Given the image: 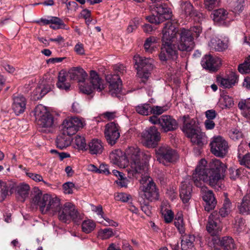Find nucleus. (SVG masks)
<instances>
[{
	"instance_id": "obj_1",
	"label": "nucleus",
	"mask_w": 250,
	"mask_h": 250,
	"mask_svg": "<svg viewBox=\"0 0 250 250\" xmlns=\"http://www.w3.org/2000/svg\"><path fill=\"white\" fill-rule=\"evenodd\" d=\"M207 164V162L205 159H202L196 168L192 175L195 185L197 187L201 186L202 183L200 181H203L212 187H220V181L226 170V165L217 159L211 160L208 168H206Z\"/></svg>"
},
{
	"instance_id": "obj_2",
	"label": "nucleus",
	"mask_w": 250,
	"mask_h": 250,
	"mask_svg": "<svg viewBox=\"0 0 250 250\" xmlns=\"http://www.w3.org/2000/svg\"><path fill=\"white\" fill-rule=\"evenodd\" d=\"M178 32L176 22L168 21L164 24L162 31L161 51L159 55L161 61L166 62L169 60H175L178 58L176 40Z\"/></svg>"
},
{
	"instance_id": "obj_3",
	"label": "nucleus",
	"mask_w": 250,
	"mask_h": 250,
	"mask_svg": "<svg viewBox=\"0 0 250 250\" xmlns=\"http://www.w3.org/2000/svg\"><path fill=\"white\" fill-rule=\"evenodd\" d=\"M34 192L31 201L32 204L39 206L43 214H57L62 205L59 198L52 197L48 194L43 195L38 188H35Z\"/></svg>"
},
{
	"instance_id": "obj_4",
	"label": "nucleus",
	"mask_w": 250,
	"mask_h": 250,
	"mask_svg": "<svg viewBox=\"0 0 250 250\" xmlns=\"http://www.w3.org/2000/svg\"><path fill=\"white\" fill-rule=\"evenodd\" d=\"M183 119V131L187 137L190 139L193 144L202 147L207 143V137L205 134L201 131L196 124V121L190 119L189 116H184Z\"/></svg>"
},
{
	"instance_id": "obj_5",
	"label": "nucleus",
	"mask_w": 250,
	"mask_h": 250,
	"mask_svg": "<svg viewBox=\"0 0 250 250\" xmlns=\"http://www.w3.org/2000/svg\"><path fill=\"white\" fill-rule=\"evenodd\" d=\"M127 157L130 160L129 167L126 168V171L130 176H135L137 173L146 172L147 170L146 165L142 164L140 162V151L138 147H131L126 151Z\"/></svg>"
},
{
	"instance_id": "obj_6",
	"label": "nucleus",
	"mask_w": 250,
	"mask_h": 250,
	"mask_svg": "<svg viewBox=\"0 0 250 250\" xmlns=\"http://www.w3.org/2000/svg\"><path fill=\"white\" fill-rule=\"evenodd\" d=\"M57 214L58 219L64 223H69L71 220L76 223L82 219L75 206L70 202L62 205Z\"/></svg>"
},
{
	"instance_id": "obj_7",
	"label": "nucleus",
	"mask_w": 250,
	"mask_h": 250,
	"mask_svg": "<svg viewBox=\"0 0 250 250\" xmlns=\"http://www.w3.org/2000/svg\"><path fill=\"white\" fill-rule=\"evenodd\" d=\"M149 121L154 125H158L162 132L167 133L173 132L178 128V123L173 117L168 115H163L158 117L152 116Z\"/></svg>"
},
{
	"instance_id": "obj_8",
	"label": "nucleus",
	"mask_w": 250,
	"mask_h": 250,
	"mask_svg": "<svg viewBox=\"0 0 250 250\" xmlns=\"http://www.w3.org/2000/svg\"><path fill=\"white\" fill-rule=\"evenodd\" d=\"M157 160L165 166L175 162L179 158L176 151L167 145H162L155 149Z\"/></svg>"
},
{
	"instance_id": "obj_9",
	"label": "nucleus",
	"mask_w": 250,
	"mask_h": 250,
	"mask_svg": "<svg viewBox=\"0 0 250 250\" xmlns=\"http://www.w3.org/2000/svg\"><path fill=\"white\" fill-rule=\"evenodd\" d=\"M171 17L170 9L166 4H160L154 7L152 15L146 17V20L150 23L158 24Z\"/></svg>"
},
{
	"instance_id": "obj_10",
	"label": "nucleus",
	"mask_w": 250,
	"mask_h": 250,
	"mask_svg": "<svg viewBox=\"0 0 250 250\" xmlns=\"http://www.w3.org/2000/svg\"><path fill=\"white\" fill-rule=\"evenodd\" d=\"M134 59L137 65V75L145 82L149 77V71L152 68L153 60L149 58L135 56Z\"/></svg>"
},
{
	"instance_id": "obj_11",
	"label": "nucleus",
	"mask_w": 250,
	"mask_h": 250,
	"mask_svg": "<svg viewBox=\"0 0 250 250\" xmlns=\"http://www.w3.org/2000/svg\"><path fill=\"white\" fill-rule=\"evenodd\" d=\"M89 86H80V89L83 93L89 95L92 93L93 90H97L101 92L104 88V81L100 77L98 73L95 70H90L89 77Z\"/></svg>"
},
{
	"instance_id": "obj_12",
	"label": "nucleus",
	"mask_w": 250,
	"mask_h": 250,
	"mask_svg": "<svg viewBox=\"0 0 250 250\" xmlns=\"http://www.w3.org/2000/svg\"><path fill=\"white\" fill-rule=\"evenodd\" d=\"M180 38L177 44V51L189 52L195 45L193 37L188 29L184 28L180 30Z\"/></svg>"
},
{
	"instance_id": "obj_13",
	"label": "nucleus",
	"mask_w": 250,
	"mask_h": 250,
	"mask_svg": "<svg viewBox=\"0 0 250 250\" xmlns=\"http://www.w3.org/2000/svg\"><path fill=\"white\" fill-rule=\"evenodd\" d=\"M144 145L150 148H154L161 139V134L157 128L152 126L146 128L142 133Z\"/></svg>"
},
{
	"instance_id": "obj_14",
	"label": "nucleus",
	"mask_w": 250,
	"mask_h": 250,
	"mask_svg": "<svg viewBox=\"0 0 250 250\" xmlns=\"http://www.w3.org/2000/svg\"><path fill=\"white\" fill-rule=\"evenodd\" d=\"M209 145L211 152L217 157L223 158L228 153V142L220 136L213 137Z\"/></svg>"
},
{
	"instance_id": "obj_15",
	"label": "nucleus",
	"mask_w": 250,
	"mask_h": 250,
	"mask_svg": "<svg viewBox=\"0 0 250 250\" xmlns=\"http://www.w3.org/2000/svg\"><path fill=\"white\" fill-rule=\"evenodd\" d=\"M139 189V194L142 200L146 199L150 202L158 200L159 190L153 181L150 180L146 185L141 186Z\"/></svg>"
},
{
	"instance_id": "obj_16",
	"label": "nucleus",
	"mask_w": 250,
	"mask_h": 250,
	"mask_svg": "<svg viewBox=\"0 0 250 250\" xmlns=\"http://www.w3.org/2000/svg\"><path fill=\"white\" fill-rule=\"evenodd\" d=\"M62 131L70 135L75 134L80 128L83 127V123L78 117H72L65 119L62 124Z\"/></svg>"
},
{
	"instance_id": "obj_17",
	"label": "nucleus",
	"mask_w": 250,
	"mask_h": 250,
	"mask_svg": "<svg viewBox=\"0 0 250 250\" xmlns=\"http://www.w3.org/2000/svg\"><path fill=\"white\" fill-rule=\"evenodd\" d=\"M104 134L107 143L111 146L115 145L120 136L119 125L114 122L107 124L105 127Z\"/></svg>"
},
{
	"instance_id": "obj_18",
	"label": "nucleus",
	"mask_w": 250,
	"mask_h": 250,
	"mask_svg": "<svg viewBox=\"0 0 250 250\" xmlns=\"http://www.w3.org/2000/svg\"><path fill=\"white\" fill-rule=\"evenodd\" d=\"M202 66L209 72L216 71L221 65V60L210 55H205L201 62Z\"/></svg>"
},
{
	"instance_id": "obj_19",
	"label": "nucleus",
	"mask_w": 250,
	"mask_h": 250,
	"mask_svg": "<svg viewBox=\"0 0 250 250\" xmlns=\"http://www.w3.org/2000/svg\"><path fill=\"white\" fill-rule=\"evenodd\" d=\"M207 230L211 235H216L221 230L220 225L219 214L214 211L208 217Z\"/></svg>"
},
{
	"instance_id": "obj_20",
	"label": "nucleus",
	"mask_w": 250,
	"mask_h": 250,
	"mask_svg": "<svg viewBox=\"0 0 250 250\" xmlns=\"http://www.w3.org/2000/svg\"><path fill=\"white\" fill-rule=\"evenodd\" d=\"M201 187V194L203 200L205 202V210L209 212L213 209L217 204V201L212 191L209 190L206 187Z\"/></svg>"
},
{
	"instance_id": "obj_21",
	"label": "nucleus",
	"mask_w": 250,
	"mask_h": 250,
	"mask_svg": "<svg viewBox=\"0 0 250 250\" xmlns=\"http://www.w3.org/2000/svg\"><path fill=\"white\" fill-rule=\"evenodd\" d=\"M211 15L214 21L220 25L227 26L232 21L228 11L223 8L213 11Z\"/></svg>"
},
{
	"instance_id": "obj_22",
	"label": "nucleus",
	"mask_w": 250,
	"mask_h": 250,
	"mask_svg": "<svg viewBox=\"0 0 250 250\" xmlns=\"http://www.w3.org/2000/svg\"><path fill=\"white\" fill-rule=\"evenodd\" d=\"M192 186L189 179H185L179 189L180 197L184 203H188L191 197Z\"/></svg>"
},
{
	"instance_id": "obj_23",
	"label": "nucleus",
	"mask_w": 250,
	"mask_h": 250,
	"mask_svg": "<svg viewBox=\"0 0 250 250\" xmlns=\"http://www.w3.org/2000/svg\"><path fill=\"white\" fill-rule=\"evenodd\" d=\"M12 109L15 113L18 115L23 113L26 108V100L25 97L21 95L14 96L13 98Z\"/></svg>"
},
{
	"instance_id": "obj_24",
	"label": "nucleus",
	"mask_w": 250,
	"mask_h": 250,
	"mask_svg": "<svg viewBox=\"0 0 250 250\" xmlns=\"http://www.w3.org/2000/svg\"><path fill=\"white\" fill-rule=\"evenodd\" d=\"M238 77L234 72H231L227 77H217V81L220 85L225 88H229L234 86L238 81Z\"/></svg>"
},
{
	"instance_id": "obj_25",
	"label": "nucleus",
	"mask_w": 250,
	"mask_h": 250,
	"mask_svg": "<svg viewBox=\"0 0 250 250\" xmlns=\"http://www.w3.org/2000/svg\"><path fill=\"white\" fill-rule=\"evenodd\" d=\"M104 150L103 143L101 140L93 139L88 144L85 150H88L92 155L100 154Z\"/></svg>"
},
{
	"instance_id": "obj_26",
	"label": "nucleus",
	"mask_w": 250,
	"mask_h": 250,
	"mask_svg": "<svg viewBox=\"0 0 250 250\" xmlns=\"http://www.w3.org/2000/svg\"><path fill=\"white\" fill-rule=\"evenodd\" d=\"M69 77L71 80H77L83 82L87 77L86 72L81 67H73L68 71Z\"/></svg>"
},
{
	"instance_id": "obj_27",
	"label": "nucleus",
	"mask_w": 250,
	"mask_h": 250,
	"mask_svg": "<svg viewBox=\"0 0 250 250\" xmlns=\"http://www.w3.org/2000/svg\"><path fill=\"white\" fill-rule=\"evenodd\" d=\"M111 161L115 165L122 167L125 166L127 163L126 157L120 150H115L110 153Z\"/></svg>"
},
{
	"instance_id": "obj_28",
	"label": "nucleus",
	"mask_w": 250,
	"mask_h": 250,
	"mask_svg": "<svg viewBox=\"0 0 250 250\" xmlns=\"http://www.w3.org/2000/svg\"><path fill=\"white\" fill-rule=\"evenodd\" d=\"M71 141V136L62 131L56 139V146L57 147L63 149L70 145Z\"/></svg>"
},
{
	"instance_id": "obj_29",
	"label": "nucleus",
	"mask_w": 250,
	"mask_h": 250,
	"mask_svg": "<svg viewBox=\"0 0 250 250\" xmlns=\"http://www.w3.org/2000/svg\"><path fill=\"white\" fill-rule=\"evenodd\" d=\"M195 236L189 234L185 236L181 241L182 250H195Z\"/></svg>"
},
{
	"instance_id": "obj_30",
	"label": "nucleus",
	"mask_w": 250,
	"mask_h": 250,
	"mask_svg": "<svg viewBox=\"0 0 250 250\" xmlns=\"http://www.w3.org/2000/svg\"><path fill=\"white\" fill-rule=\"evenodd\" d=\"M210 47L216 51H222L228 48V45L218 38H213L209 42Z\"/></svg>"
},
{
	"instance_id": "obj_31",
	"label": "nucleus",
	"mask_w": 250,
	"mask_h": 250,
	"mask_svg": "<svg viewBox=\"0 0 250 250\" xmlns=\"http://www.w3.org/2000/svg\"><path fill=\"white\" fill-rule=\"evenodd\" d=\"M181 6L183 12L186 16H198L197 11L194 9L193 5L190 2L183 0L181 2Z\"/></svg>"
},
{
	"instance_id": "obj_32",
	"label": "nucleus",
	"mask_w": 250,
	"mask_h": 250,
	"mask_svg": "<svg viewBox=\"0 0 250 250\" xmlns=\"http://www.w3.org/2000/svg\"><path fill=\"white\" fill-rule=\"evenodd\" d=\"M225 199L224 201L222 207L220 209L218 213L219 214V217H225L227 216L231 211V202L227 197V193H224Z\"/></svg>"
},
{
	"instance_id": "obj_33",
	"label": "nucleus",
	"mask_w": 250,
	"mask_h": 250,
	"mask_svg": "<svg viewBox=\"0 0 250 250\" xmlns=\"http://www.w3.org/2000/svg\"><path fill=\"white\" fill-rule=\"evenodd\" d=\"M34 115L38 123L43 117L50 113L45 106L42 104L37 105L34 110Z\"/></svg>"
},
{
	"instance_id": "obj_34",
	"label": "nucleus",
	"mask_w": 250,
	"mask_h": 250,
	"mask_svg": "<svg viewBox=\"0 0 250 250\" xmlns=\"http://www.w3.org/2000/svg\"><path fill=\"white\" fill-rule=\"evenodd\" d=\"M238 210L241 214H248L250 212V196L246 195L243 198L240 205L238 206Z\"/></svg>"
},
{
	"instance_id": "obj_35",
	"label": "nucleus",
	"mask_w": 250,
	"mask_h": 250,
	"mask_svg": "<svg viewBox=\"0 0 250 250\" xmlns=\"http://www.w3.org/2000/svg\"><path fill=\"white\" fill-rule=\"evenodd\" d=\"M57 86L60 89L68 91L70 89V84L66 82V76L64 72H60L58 75Z\"/></svg>"
},
{
	"instance_id": "obj_36",
	"label": "nucleus",
	"mask_w": 250,
	"mask_h": 250,
	"mask_svg": "<svg viewBox=\"0 0 250 250\" xmlns=\"http://www.w3.org/2000/svg\"><path fill=\"white\" fill-rule=\"evenodd\" d=\"M54 118L50 113L40 120L37 124L42 127L50 128L54 125Z\"/></svg>"
},
{
	"instance_id": "obj_37",
	"label": "nucleus",
	"mask_w": 250,
	"mask_h": 250,
	"mask_svg": "<svg viewBox=\"0 0 250 250\" xmlns=\"http://www.w3.org/2000/svg\"><path fill=\"white\" fill-rule=\"evenodd\" d=\"M238 106L239 109L242 110L243 115L250 119V99L240 102Z\"/></svg>"
},
{
	"instance_id": "obj_38",
	"label": "nucleus",
	"mask_w": 250,
	"mask_h": 250,
	"mask_svg": "<svg viewBox=\"0 0 250 250\" xmlns=\"http://www.w3.org/2000/svg\"><path fill=\"white\" fill-rule=\"evenodd\" d=\"M220 244L226 250H231L235 248L233 239L231 237H222L220 240Z\"/></svg>"
},
{
	"instance_id": "obj_39",
	"label": "nucleus",
	"mask_w": 250,
	"mask_h": 250,
	"mask_svg": "<svg viewBox=\"0 0 250 250\" xmlns=\"http://www.w3.org/2000/svg\"><path fill=\"white\" fill-rule=\"evenodd\" d=\"M151 106L147 103L140 104L135 107L136 112L142 115L147 116L151 114Z\"/></svg>"
},
{
	"instance_id": "obj_40",
	"label": "nucleus",
	"mask_w": 250,
	"mask_h": 250,
	"mask_svg": "<svg viewBox=\"0 0 250 250\" xmlns=\"http://www.w3.org/2000/svg\"><path fill=\"white\" fill-rule=\"evenodd\" d=\"M29 190L30 187L29 185L23 183L18 185L16 188L17 193L19 195L21 196L23 199V201H24V199L28 197Z\"/></svg>"
},
{
	"instance_id": "obj_41",
	"label": "nucleus",
	"mask_w": 250,
	"mask_h": 250,
	"mask_svg": "<svg viewBox=\"0 0 250 250\" xmlns=\"http://www.w3.org/2000/svg\"><path fill=\"white\" fill-rule=\"evenodd\" d=\"M115 234V231L111 228L101 229L98 232V236L102 240L110 238Z\"/></svg>"
},
{
	"instance_id": "obj_42",
	"label": "nucleus",
	"mask_w": 250,
	"mask_h": 250,
	"mask_svg": "<svg viewBox=\"0 0 250 250\" xmlns=\"http://www.w3.org/2000/svg\"><path fill=\"white\" fill-rule=\"evenodd\" d=\"M95 227V223L91 220H84L82 224V230L86 233H89L92 231Z\"/></svg>"
},
{
	"instance_id": "obj_43",
	"label": "nucleus",
	"mask_w": 250,
	"mask_h": 250,
	"mask_svg": "<svg viewBox=\"0 0 250 250\" xmlns=\"http://www.w3.org/2000/svg\"><path fill=\"white\" fill-rule=\"evenodd\" d=\"M54 86L51 84H46L43 85L42 87H38L36 88L35 92L36 93H39L40 94L37 96V99H41L43 96L49 92Z\"/></svg>"
},
{
	"instance_id": "obj_44",
	"label": "nucleus",
	"mask_w": 250,
	"mask_h": 250,
	"mask_svg": "<svg viewBox=\"0 0 250 250\" xmlns=\"http://www.w3.org/2000/svg\"><path fill=\"white\" fill-rule=\"evenodd\" d=\"M238 69L239 72L242 74L250 72V56L246 58L243 63L239 65Z\"/></svg>"
},
{
	"instance_id": "obj_45",
	"label": "nucleus",
	"mask_w": 250,
	"mask_h": 250,
	"mask_svg": "<svg viewBox=\"0 0 250 250\" xmlns=\"http://www.w3.org/2000/svg\"><path fill=\"white\" fill-rule=\"evenodd\" d=\"M157 38L154 36H151L147 38L144 43V46L146 51L152 53L153 48L151 47L152 44L157 43Z\"/></svg>"
},
{
	"instance_id": "obj_46",
	"label": "nucleus",
	"mask_w": 250,
	"mask_h": 250,
	"mask_svg": "<svg viewBox=\"0 0 250 250\" xmlns=\"http://www.w3.org/2000/svg\"><path fill=\"white\" fill-rule=\"evenodd\" d=\"M75 144L79 149L86 150L87 145L83 136L77 135L75 137Z\"/></svg>"
},
{
	"instance_id": "obj_47",
	"label": "nucleus",
	"mask_w": 250,
	"mask_h": 250,
	"mask_svg": "<svg viewBox=\"0 0 250 250\" xmlns=\"http://www.w3.org/2000/svg\"><path fill=\"white\" fill-rule=\"evenodd\" d=\"M122 81H118V83L113 85H109V92L113 96H116L122 90Z\"/></svg>"
},
{
	"instance_id": "obj_48",
	"label": "nucleus",
	"mask_w": 250,
	"mask_h": 250,
	"mask_svg": "<svg viewBox=\"0 0 250 250\" xmlns=\"http://www.w3.org/2000/svg\"><path fill=\"white\" fill-rule=\"evenodd\" d=\"M238 161L241 165L245 166L250 169V154H246L243 156L239 154L238 156Z\"/></svg>"
},
{
	"instance_id": "obj_49",
	"label": "nucleus",
	"mask_w": 250,
	"mask_h": 250,
	"mask_svg": "<svg viewBox=\"0 0 250 250\" xmlns=\"http://www.w3.org/2000/svg\"><path fill=\"white\" fill-rule=\"evenodd\" d=\"M245 220L241 217H237L235 219V222L234 224L233 228L235 231L239 233L241 232L244 228Z\"/></svg>"
},
{
	"instance_id": "obj_50",
	"label": "nucleus",
	"mask_w": 250,
	"mask_h": 250,
	"mask_svg": "<svg viewBox=\"0 0 250 250\" xmlns=\"http://www.w3.org/2000/svg\"><path fill=\"white\" fill-rule=\"evenodd\" d=\"M8 188L6 184L0 181V202L4 200L8 194Z\"/></svg>"
},
{
	"instance_id": "obj_51",
	"label": "nucleus",
	"mask_w": 250,
	"mask_h": 250,
	"mask_svg": "<svg viewBox=\"0 0 250 250\" xmlns=\"http://www.w3.org/2000/svg\"><path fill=\"white\" fill-rule=\"evenodd\" d=\"M162 214L164 216V220L166 223L171 222L174 217L173 212L170 209H162Z\"/></svg>"
},
{
	"instance_id": "obj_52",
	"label": "nucleus",
	"mask_w": 250,
	"mask_h": 250,
	"mask_svg": "<svg viewBox=\"0 0 250 250\" xmlns=\"http://www.w3.org/2000/svg\"><path fill=\"white\" fill-rule=\"evenodd\" d=\"M106 80L109 85H113L118 83V81H122L119 74H109L106 76Z\"/></svg>"
},
{
	"instance_id": "obj_53",
	"label": "nucleus",
	"mask_w": 250,
	"mask_h": 250,
	"mask_svg": "<svg viewBox=\"0 0 250 250\" xmlns=\"http://www.w3.org/2000/svg\"><path fill=\"white\" fill-rule=\"evenodd\" d=\"M174 225L180 231L184 230V222L182 214L176 217L174 220Z\"/></svg>"
},
{
	"instance_id": "obj_54",
	"label": "nucleus",
	"mask_w": 250,
	"mask_h": 250,
	"mask_svg": "<svg viewBox=\"0 0 250 250\" xmlns=\"http://www.w3.org/2000/svg\"><path fill=\"white\" fill-rule=\"evenodd\" d=\"M167 109L164 106H151V114L153 116L159 115L164 113Z\"/></svg>"
},
{
	"instance_id": "obj_55",
	"label": "nucleus",
	"mask_w": 250,
	"mask_h": 250,
	"mask_svg": "<svg viewBox=\"0 0 250 250\" xmlns=\"http://www.w3.org/2000/svg\"><path fill=\"white\" fill-rule=\"evenodd\" d=\"M220 0H204V4L206 9L208 11H211L215 7L216 3Z\"/></svg>"
},
{
	"instance_id": "obj_56",
	"label": "nucleus",
	"mask_w": 250,
	"mask_h": 250,
	"mask_svg": "<svg viewBox=\"0 0 250 250\" xmlns=\"http://www.w3.org/2000/svg\"><path fill=\"white\" fill-rule=\"evenodd\" d=\"M74 184L72 182H66L63 185V189L65 194H72L74 188Z\"/></svg>"
},
{
	"instance_id": "obj_57",
	"label": "nucleus",
	"mask_w": 250,
	"mask_h": 250,
	"mask_svg": "<svg viewBox=\"0 0 250 250\" xmlns=\"http://www.w3.org/2000/svg\"><path fill=\"white\" fill-rule=\"evenodd\" d=\"M141 203V209L142 211L147 216H150L151 214L150 207L146 203H145V200H139Z\"/></svg>"
},
{
	"instance_id": "obj_58",
	"label": "nucleus",
	"mask_w": 250,
	"mask_h": 250,
	"mask_svg": "<svg viewBox=\"0 0 250 250\" xmlns=\"http://www.w3.org/2000/svg\"><path fill=\"white\" fill-rule=\"evenodd\" d=\"M130 196L125 193H119L115 196V199L117 201L122 202H126L129 199Z\"/></svg>"
},
{
	"instance_id": "obj_59",
	"label": "nucleus",
	"mask_w": 250,
	"mask_h": 250,
	"mask_svg": "<svg viewBox=\"0 0 250 250\" xmlns=\"http://www.w3.org/2000/svg\"><path fill=\"white\" fill-rule=\"evenodd\" d=\"M229 136L231 139L237 140L242 137V134L241 132L235 129L229 132Z\"/></svg>"
},
{
	"instance_id": "obj_60",
	"label": "nucleus",
	"mask_w": 250,
	"mask_h": 250,
	"mask_svg": "<svg viewBox=\"0 0 250 250\" xmlns=\"http://www.w3.org/2000/svg\"><path fill=\"white\" fill-rule=\"evenodd\" d=\"M26 175L36 182L42 181L44 184H46V183L43 180L42 177L41 175L32 172H26Z\"/></svg>"
},
{
	"instance_id": "obj_61",
	"label": "nucleus",
	"mask_w": 250,
	"mask_h": 250,
	"mask_svg": "<svg viewBox=\"0 0 250 250\" xmlns=\"http://www.w3.org/2000/svg\"><path fill=\"white\" fill-rule=\"evenodd\" d=\"M188 31L191 32V35L194 38V37H198L199 36L202 31V29L200 26H197L190 28Z\"/></svg>"
},
{
	"instance_id": "obj_62",
	"label": "nucleus",
	"mask_w": 250,
	"mask_h": 250,
	"mask_svg": "<svg viewBox=\"0 0 250 250\" xmlns=\"http://www.w3.org/2000/svg\"><path fill=\"white\" fill-rule=\"evenodd\" d=\"M116 112L115 111L113 112H109L107 111L101 114V116L105 119H107L108 120H111L114 119L116 115Z\"/></svg>"
},
{
	"instance_id": "obj_63",
	"label": "nucleus",
	"mask_w": 250,
	"mask_h": 250,
	"mask_svg": "<svg viewBox=\"0 0 250 250\" xmlns=\"http://www.w3.org/2000/svg\"><path fill=\"white\" fill-rule=\"evenodd\" d=\"M116 184L121 187H126L128 180L124 177V175L115 181Z\"/></svg>"
},
{
	"instance_id": "obj_64",
	"label": "nucleus",
	"mask_w": 250,
	"mask_h": 250,
	"mask_svg": "<svg viewBox=\"0 0 250 250\" xmlns=\"http://www.w3.org/2000/svg\"><path fill=\"white\" fill-rule=\"evenodd\" d=\"M206 117L207 118V120H213L215 118L217 115L216 111L213 109H210L207 110L205 112Z\"/></svg>"
}]
</instances>
